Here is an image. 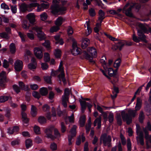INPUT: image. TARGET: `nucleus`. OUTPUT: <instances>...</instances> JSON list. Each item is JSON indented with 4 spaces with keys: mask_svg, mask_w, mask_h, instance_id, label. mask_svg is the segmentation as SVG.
Masks as SVG:
<instances>
[{
    "mask_svg": "<svg viewBox=\"0 0 151 151\" xmlns=\"http://www.w3.org/2000/svg\"><path fill=\"white\" fill-rule=\"evenodd\" d=\"M141 7L140 4L137 3L130 2L127 3L124 6L123 10L127 16L132 17V9H134L135 10L138 12Z\"/></svg>",
    "mask_w": 151,
    "mask_h": 151,
    "instance_id": "1",
    "label": "nucleus"
},
{
    "mask_svg": "<svg viewBox=\"0 0 151 151\" xmlns=\"http://www.w3.org/2000/svg\"><path fill=\"white\" fill-rule=\"evenodd\" d=\"M129 114L125 113L124 111L121 112V115L123 120L126 121L127 124L129 125L132 122V118H134L136 115L137 111L134 110H130L128 111Z\"/></svg>",
    "mask_w": 151,
    "mask_h": 151,
    "instance_id": "2",
    "label": "nucleus"
},
{
    "mask_svg": "<svg viewBox=\"0 0 151 151\" xmlns=\"http://www.w3.org/2000/svg\"><path fill=\"white\" fill-rule=\"evenodd\" d=\"M60 0H53V4L51 7L52 12L55 15L62 14L66 10V8L63 6H60L58 4Z\"/></svg>",
    "mask_w": 151,
    "mask_h": 151,
    "instance_id": "3",
    "label": "nucleus"
},
{
    "mask_svg": "<svg viewBox=\"0 0 151 151\" xmlns=\"http://www.w3.org/2000/svg\"><path fill=\"white\" fill-rule=\"evenodd\" d=\"M54 132L55 136L52 134L53 129L52 128H50L46 129L45 132L47 135V138L54 140L57 137H60V134L57 129H55Z\"/></svg>",
    "mask_w": 151,
    "mask_h": 151,
    "instance_id": "4",
    "label": "nucleus"
},
{
    "mask_svg": "<svg viewBox=\"0 0 151 151\" xmlns=\"http://www.w3.org/2000/svg\"><path fill=\"white\" fill-rule=\"evenodd\" d=\"M100 138L102 140L104 146H107L108 147H110L111 146L112 139L110 135L107 136V134L104 133L101 135Z\"/></svg>",
    "mask_w": 151,
    "mask_h": 151,
    "instance_id": "5",
    "label": "nucleus"
},
{
    "mask_svg": "<svg viewBox=\"0 0 151 151\" xmlns=\"http://www.w3.org/2000/svg\"><path fill=\"white\" fill-rule=\"evenodd\" d=\"M87 51H84L82 52L83 54L86 57H93L97 55V52L96 49L93 47H88Z\"/></svg>",
    "mask_w": 151,
    "mask_h": 151,
    "instance_id": "6",
    "label": "nucleus"
},
{
    "mask_svg": "<svg viewBox=\"0 0 151 151\" xmlns=\"http://www.w3.org/2000/svg\"><path fill=\"white\" fill-rule=\"evenodd\" d=\"M73 49L71 53L73 55L75 56L81 54V49L77 47V42L74 39H73Z\"/></svg>",
    "mask_w": 151,
    "mask_h": 151,
    "instance_id": "7",
    "label": "nucleus"
},
{
    "mask_svg": "<svg viewBox=\"0 0 151 151\" xmlns=\"http://www.w3.org/2000/svg\"><path fill=\"white\" fill-rule=\"evenodd\" d=\"M63 61H61L58 67V69L56 70H54L53 69H52L51 75L52 76H56L59 73V72L62 73L64 72L63 67Z\"/></svg>",
    "mask_w": 151,
    "mask_h": 151,
    "instance_id": "8",
    "label": "nucleus"
},
{
    "mask_svg": "<svg viewBox=\"0 0 151 151\" xmlns=\"http://www.w3.org/2000/svg\"><path fill=\"white\" fill-rule=\"evenodd\" d=\"M38 4L36 3H32L29 5H27L25 3L22 4L20 6L19 8L20 10L23 12H24L27 10V8L29 7H32L37 6Z\"/></svg>",
    "mask_w": 151,
    "mask_h": 151,
    "instance_id": "9",
    "label": "nucleus"
},
{
    "mask_svg": "<svg viewBox=\"0 0 151 151\" xmlns=\"http://www.w3.org/2000/svg\"><path fill=\"white\" fill-rule=\"evenodd\" d=\"M14 69L17 71H20L23 68L22 62L19 60H17L14 63Z\"/></svg>",
    "mask_w": 151,
    "mask_h": 151,
    "instance_id": "10",
    "label": "nucleus"
},
{
    "mask_svg": "<svg viewBox=\"0 0 151 151\" xmlns=\"http://www.w3.org/2000/svg\"><path fill=\"white\" fill-rule=\"evenodd\" d=\"M19 130V127L17 126H14L13 128L9 127L7 129V133L10 134H12L14 133L17 134Z\"/></svg>",
    "mask_w": 151,
    "mask_h": 151,
    "instance_id": "11",
    "label": "nucleus"
},
{
    "mask_svg": "<svg viewBox=\"0 0 151 151\" xmlns=\"http://www.w3.org/2000/svg\"><path fill=\"white\" fill-rule=\"evenodd\" d=\"M26 17L31 24L34 25L35 24L36 20L35 16L34 14L29 13L27 15Z\"/></svg>",
    "mask_w": 151,
    "mask_h": 151,
    "instance_id": "12",
    "label": "nucleus"
},
{
    "mask_svg": "<svg viewBox=\"0 0 151 151\" xmlns=\"http://www.w3.org/2000/svg\"><path fill=\"white\" fill-rule=\"evenodd\" d=\"M124 44L125 43L124 41H120L117 43L115 45L113 46L112 48L113 50H115L118 49L121 50Z\"/></svg>",
    "mask_w": 151,
    "mask_h": 151,
    "instance_id": "13",
    "label": "nucleus"
},
{
    "mask_svg": "<svg viewBox=\"0 0 151 151\" xmlns=\"http://www.w3.org/2000/svg\"><path fill=\"white\" fill-rule=\"evenodd\" d=\"M35 57H32L31 63L28 65V68L31 70L35 69L36 68L35 65H37V62Z\"/></svg>",
    "mask_w": 151,
    "mask_h": 151,
    "instance_id": "14",
    "label": "nucleus"
},
{
    "mask_svg": "<svg viewBox=\"0 0 151 151\" xmlns=\"http://www.w3.org/2000/svg\"><path fill=\"white\" fill-rule=\"evenodd\" d=\"M104 68L106 72H108V74L110 76H113L116 75V72L112 68H108L107 66L106 67L104 66Z\"/></svg>",
    "mask_w": 151,
    "mask_h": 151,
    "instance_id": "15",
    "label": "nucleus"
},
{
    "mask_svg": "<svg viewBox=\"0 0 151 151\" xmlns=\"http://www.w3.org/2000/svg\"><path fill=\"white\" fill-rule=\"evenodd\" d=\"M90 43L89 39L86 38H83L82 39V42L81 45V47L83 49H85L88 46Z\"/></svg>",
    "mask_w": 151,
    "mask_h": 151,
    "instance_id": "16",
    "label": "nucleus"
},
{
    "mask_svg": "<svg viewBox=\"0 0 151 151\" xmlns=\"http://www.w3.org/2000/svg\"><path fill=\"white\" fill-rule=\"evenodd\" d=\"M98 15V21L101 23L103 20L105 18V13L101 9L99 10Z\"/></svg>",
    "mask_w": 151,
    "mask_h": 151,
    "instance_id": "17",
    "label": "nucleus"
},
{
    "mask_svg": "<svg viewBox=\"0 0 151 151\" xmlns=\"http://www.w3.org/2000/svg\"><path fill=\"white\" fill-rule=\"evenodd\" d=\"M137 141H139L140 144L143 145L144 144V137L142 133V132H140L139 135V136H137L136 137Z\"/></svg>",
    "mask_w": 151,
    "mask_h": 151,
    "instance_id": "18",
    "label": "nucleus"
},
{
    "mask_svg": "<svg viewBox=\"0 0 151 151\" xmlns=\"http://www.w3.org/2000/svg\"><path fill=\"white\" fill-rule=\"evenodd\" d=\"M38 39L40 40H45L46 38L44 33L41 31V29L38 28Z\"/></svg>",
    "mask_w": 151,
    "mask_h": 151,
    "instance_id": "19",
    "label": "nucleus"
},
{
    "mask_svg": "<svg viewBox=\"0 0 151 151\" xmlns=\"http://www.w3.org/2000/svg\"><path fill=\"white\" fill-rule=\"evenodd\" d=\"M65 21V19L62 17H59L55 21V23L56 26L59 27Z\"/></svg>",
    "mask_w": 151,
    "mask_h": 151,
    "instance_id": "20",
    "label": "nucleus"
},
{
    "mask_svg": "<svg viewBox=\"0 0 151 151\" xmlns=\"http://www.w3.org/2000/svg\"><path fill=\"white\" fill-rule=\"evenodd\" d=\"M142 30H137V34L139 36V38L140 39L144 41L145 42H146V40L145 39V36L144 33L142 32Z\"/></svg>",
    "mask_w": 151,
    "mask_h": 151,
    "instance_id": "21",
    "label": "nucleus"
},
{
    "mask_svg": "<svg viewBox=\"0 0 151 151\" xmlns=\"http://www.w3.org/2000/svg\"><path fill=\"white\" fill-rule=\"evenodd\" d=\"M49 5L47 3H42L41 4V7L38 5V11H42L44 10V9H47L49 7Z\"/></svg>",
    "mask_w": 151,
    "mask_h": 151,
    "instance_id": "22",
    "label": "nucleus"
},
{
    "mask_svg": "<svg viewBox=\"0 0 151 151\" xmlns=\"http://www.w3.org/2000/svg\"><path fill=\"white\" fill-rule=\"evenodd\" d=\"M86 117L85 115L82 116L80 117L79 121L81 127H83L85 125V124Z\"/></svg>",
    "mask_w": 151,
    "mask_h": 151,
    "instance_id": "23",
    "label": "nucleus"
},
{
    "mask_svg": "<svg viewBox=\"0 0 151 151\" xmlns=\"http://www.w3.org/2000/svg\"><path fill=\"white\" fill-rule=\"evenodd\" d=\"M80 103L81 106V110L82 113H83L86 109V103L85 101H82L80 100Z\"/></svg>",
    "mask_w": 151,
    "mask_h": 151,
    "instance_id": "24",
    "label": "nucleus"
},
{
    "mask_svg": "<svg viewBox=\"0 0 151 151\" xmlns=\"http://www.w3.org/2000/svg\"><path fill=\"white\" fill-rule=\"evenodd\" d=\"M85 26V27L87 26V31H86V36H88L91 32V29L90 27L89 22H86Z\"/></svg>",
    "mask_w": 151,
    "mask_h": 151,
    "instance_id": "25",
    "label": "nucleus"
},
{
    "mask_svg": "<svg viewBox=\"0 0 151 151\" xmlns=\"http://www.w3.org/2000/svg\"><path fill=\"white\" fill-rule=\"evenodd\" d=\"M40 92L41 94L43 96H46L48 93L47 89L45 87H42L40 88Z\"/></svg>",
    "mask_w": 151,
    "mask_h": 151,
    "instance_id": "26",
    "label": "nucleus"
},
{
    "mask_svg": "<svg viewBox=\"0 0 151 151\" xmlns=\"http://www.w3.org/2000/svg\"><path fill=\"white\" fill-rule=\"evenodd\" d=\"M30 26V24H28V22L27 21V20L24 21L22 24V28L26 30L29 29Z\"/></svg>",
    "mask_w": 151,
    "mask_h": 151,
    "instance_id": "27",
    "label": "nucleus"
},
{
    "mask_svg": "<svg viewBox=\"0 0 151 151\" xmlns=\"http://www.w3.org/2000/svg\"><path fill=\"white\" fill-rule=\"evenodd\" d=\"M145 118V116L143 111H141L139 115V121L141 123H143L144 120Z\"/></svg>",
    "mask_w": 151,
    "mask_h": 151,
    "instance_id": "28",
    "label": "nucleus"
},
{
    "mask_svg": "<svg viewBox=\"0 0 151 151\" xmlns=\"http://www.w3.org/2000/svg\"><path fill=\"white\" fill-rule=\"evenodd\" d=\"M60 78L61 79L62 81L63 85L64 86H65V85L67 84V82L66 80L65 77V74L64 72H63L62 73H60Z\"/></svg>",
    "mask_w": 151,
    "mask_h": 151,
    "instance_id": "29",
    "label": "nucleus"
},
{
    "mask_svg": "<svg viewBox=\"0 0 151 151\" xmlns=\"http://www.w3.org/2000/svg\"><path fill=\"white\" fill-rule=\"evenodd\" d=\"M31 114L33 117H35L37 114L36 108L33 105L31 106Z\"/></svg>",
    "mask_w": 151,
    "mask_h": 151,
    "instance_id": "30",
    "label": "nucleus"
},
{
    "mask_svg": "<svg viewBox=\"0 0 151 151\" xmlns=\"http://www.w3.org/2000/svg\"><path fill=\"white\" fill-rule=\"evenodd\" d=\"M116 60L114 64V66L115 68L118 69L119 67L120 66V63H121V60L120 58V57H119Z\"/></svg>",
    "mask_w": 151,
    "mask_h": 151,
    "instance_id": "31",
    "label": "nucleus"
},
{
    "mask_svg": "<svg viewBox=\"0 0 151 151\" xmlns=\"http://www.w3.org/2000/svg\"><path fill=\"white\" fill-rule=\"evenodd\" d=\"M32 145V140L29 139H27L25 141V146L27 149L31 147Z\"/></svg>",
    "mask_w": 151,
    "mask_h": 151,
    "instance_id": "32",
    "label": "nucleus"
},
{
    "mask_svg": "<svg viewBox=\"0 0 151 151\" xmlns=\"http://www.w3.org/2000/svg\"><path fill=\"white\" fill-rule=\"evenodd\" d=\"M145 138L147 140L146 142V145L147 147L148 148H151V145H149L148 144L149 142L150 143H151V136L149 135L147 136V137H145Z\"/></svg>",
    "mask_w": 151,
    "mask_h": 151,
    "instance_id": "33",
    "label": "nucleus"
},
{
    "mask_svg": "<svg viewBox=\"0 0 151 151\" xmlns=\"http://www.w3.org/2000/svg\"><path fill=\"white\" fill-rule=\"evenodd\" d=\"M46 119L43 116H40L38 117V122L41 124H43L46 122Z\"/></svg>",
    "mask_w": 151,
    "mask_h": 151,
    "instance_id": "34",
    "label": "nucleus"
},
{
    "mask_svg": "<svg viewBox=\"0 0 151 151\" xmlns=\"http://www.w3.org/2000/svg\"><path fill=\"white\" fill-rule=\"evenodd\" d=\"M9 48L10 51L12 53H15L16 51V47L14 43H12L10 45Z\"/></svg>",
    "mask_w": 151,
    "mask_h": 151,
    "instance_id": "35",
    "label": "nucleus"
},
{
    "mask_svg": "<svg viewBox=\"0 0 151 151\" xmlns=\"http://www.w3.org/2000/svg\"><path fill=\"white\" fill-rule=\"evenodd\" d=\"M76 125H74L70 130V132L71 135L73 136H75L76 134Z\"/></svg>",
    "mask_w": 151,
    "mask_h": 151,
    "instance_id": "36",
    "label": "nucleus"
},
{
    "mask_svg": "<svg viewBox=\"0 0 151 151\" xmlns=\"http://www.w3.org/2000/svg\"><path fill=\"white\" fill-rule=\"evenodd\" d=\"M4 110L6 113L5 115V116L7 118H9L11 116V109L8 107H6L4 109Z\"/></svg>",
    "mask_w": 151,
    "mask_h": 151,
    "instance_id": "37",
    "label": "nucleus"
},
{
    "mask_svg": "<svg viewBox=\"0 0 151 151\" xmlns=\"http://www.w3.org/2000/svg\"><path fill=\"white\" fill-rule=\"evenodd\" d=\"M54 53L55 57H60L61 55V51L60 49H55L54 51Z\"/></svg>",
    "mask_w": 151,
    "mask_h": 151,
    "instance_id": "38",
    "label": "nucleus"
},
{
    "mask_svg": "<svg viewBox=\"0 0 151 151\" xmlns=\"http://www.w3.org/2000/svg\"><path fill=\"white\" fill-rule=\"evenodd\" d=\"M9 96H0V102L4 103L8 100Z\"/></svg>",
    "mask_w": 151,
    "mask_h": 151,
    "instance_id": "39",
    "label": "nucleus"
},
{
    "mask_svg": "<svg viewBox=\"0 0 151 151\" xmlns=\"http://www.w3.org/2000/svg\"><path fill=\"white\" fill-rule=\"evenodd\" d=\"M137 25L141 29V30L145 32L146 29L145 26L144 24L140 23H138Z\"/></svg>",
    "mask_w": 151,
    "mask_h": 151,
    "instance_id": "40",
    "label": "nucleus"
},
{
    "mask_svg": "<svg viewBox=\"0 0 151 151\" xmlns=\"http://www.w3.org/2000/svg\"><path fill=\"white\" fill-rule=\"evenodd\" d=\"M108 119H109V121L110 123H111L113 122L114 119V116L113 113H110L109 114Z\"/></svg>",
    "mask_w": 151,
    "mask_h": 151,
    "instance_id": "41",
    "label": "nucleus"
},
{
    "mask_svg": "<svg viewBox=\"0 0 151 151\" xmlns=\"http://www.w3.org/2000/svg\"><path fill=\"white\" fill-rule=\"evenodd\" d=\"M12 87L13 90L17 93H18L20 92V88L17 85L14 84L13 85Z\"/></svg>",
    "mask_w": 151,
    "mask_h": 151,
    "instance_id": "42",
    "label": "nucleus"
},
{
    "mask_svg": "<svg viewBox=\"0 0 151 151\" xmlns=\"http://www.w3.org/2000/svg\"><path fill=\"white\" fill-rule=\"evenodd\" d=\"M44 78L45 81L46 83L49 84L51 83V76H45Z\"/></svg>",
    "mask_w": 151,
    "mask_h": 151,
    "instance_id": "43",
    "label": "nucleus"
},
{
    "mask_svg": "<svg viewBox=\"0 0 151 151\" xmlns=\"http://www.w3.org/2000/svg\"><path fill=\"white\" fill-rule=\"evenodd\" d=\"M59 29V28L57 26H54L52 27L50 29V32L53 33L54 32H56Z\"/></svg>",
    "mask_w": 151,
    "mask_h": 151,
    "instance_id": "44",
    "label": "nucleus"
},
{
    "mask_svg": "<svg viewBox=\"0 0 151 151\" xmlns=\"http://www.w3.org/2000/svg\"><path fill=\"white\" fill-rule=\"evenodd\" d=\"M120 137L122 145H125L126 143V140L124 136L122 134H120Z\"/></svg>",
    "mask_w": 151,
    "mask_h": 151,
    "instance_id": "45",
    "label": "nucleus"
},
{
    "mask_svg": "<svg viewBox=\"0 0 151 151\" xmlns=\"http://www.w3.org/2000/svg\"><path fill=\"white\" fill-rule=\"evenodd\" d=\"M40 18L42 21H45L47 18V14L45 12H43L40 15Z\"/></svg>",
    "mask_w": 151,
    "mask_h": 151,
    "instance_id": "46",
    "label": "nucleus"
},
{
    "mask_svg": "<svg viewBox=\"0 0 151 151\" xmlns=\"http://www.w3.org/2000/svg\"><path fill=\"white\" fill-rule=\"evenodd\" d=\"M127 150L128 151H131V150L132 144L129 139H128L127 140Z\"/></svg>",
    "mask_w": 151,
    "mask_h": 151,
    "instance_id": "47",
    "label": "nucleus"
},
{
    "mask_svg": "<svg viewBox=\"0 0 151 151\" xmlns=\"http://www.w3.org/2000/svg\"><path fill=\"white\" fill-rule=\"evenodd\" d=\"M50 148L53 151L57 149V145L55 142L51 143L50 145Z\"/></svg>",
    "mask_w": 151,
    "mask_h": 151,
    "instance_id": "48",
    "label": "nucleus"
},
{
    "mask_svg": "<svg viewBox=\"0 0 151 151\" xmlns=\"http://www.w3.org/2000/svg\"><path fill=\"white\" fill-rule=\"evenodd\" d=\"M57 111L58 115L59 117L63 115V112L60 110V106H58V107L57 108Z\"/></svg>",
    "mask_w": 151,
    "mask_h": 151,
    "instance_id": "49",
    "label": "nucleus"
},
{
    "mask_svg": "<svg viewBox=\"0 0 151 151\" xmlns=\"http://www.w3.org/2000/svg\"><path fill=\"white\" fill-rule=\"evenodd\" d=\"M42 45L46 48H49L50 47V43L48 40L45 41V42L42 44Z\"/></svg>",
    "mask_w": 151,
    "mask_h": 151,
    "instance_id": "50",
    "label": "nucleus"
},
{
    "mask_svg": "<svg viewBox=\"0 0 151 151\" xmlns=\"http://www.w3.org/2000/svg\"><path fill=\"white\" fill-rule=\"evenodd\" d=\"M82 59H83V58H84L85 57H81ZM86 59L88 60L91 63L94 65L95 63V61L93 60V58L94 57H85Z\"/></svg>",
    "mask_w": 151,
    "mask_h": 151,
    "instance_id": "51",
    "label": "nucleus"
},
{
    "mask_svg": "<svg viewBox=\"0 0 151 151\" xmlns=\"http://www.w3.org/2000/svg\"><path fill=\"white\" fill-rule=\"evenodd\" d=\"M68 34L69 35H72L73 32V29L71 27L69 26L67 29Z\"/></svg>",
    "mask_w": 151,
    "mask_h": 151,
    "instance_id": "52",
    "label": "nucleus"
},
{
    "mask_svg": "<svg viewBox=\"0 0 151 151\" xmlns=\"http://www.w3.org/2000/svg\"><path fill=\"white\" fill-rule=\"evenodd\" d=\"M101 23L99 22L96 24V27L94 28V31L96 33H97L99 31Z\"/></svg>",
    "mask_w": 151,
    "mask_h": 151,
    "instance_id": "53",
    "label": "nucleus"
},
{
    "mask_svg": "<svg viewBox=\"0 0 151 151\" xmlns=\"http://www.w3.org/2000/svg\"><path fill=\"white\" fill-rule=\"evenodd\" d=\"M0 36L2 38L8 39L9 38L8 33L4 32L0 33Z\"/></svg>",
    "mask_w": 151,
    "mask_h": 151,
    "instance_id": "54",
    "label": "nucleus"
},
{
    "mask_svg": "<svg viewBox=\"0 0 151 151\" xmlns=\"http://www.w3.org/2000/svg\"><path fill=\"white\" fill-rule=\"evenodd\" d=\"M50 107L49 105L47 104L44 105L42 107L43 110L44 111L48 112L49 111Z\"/></svg>",
    "mask_w": 151,
    "mask_h": 151,
    "instance_id": "55",
    "label": "nucleus"
},
{
    "mask_svg": "<svg viewBox=\"0 0 151 151\" xmlns=\"http://www.w3.org/2000/svg\"><path fill=\"white\" fill-rule=\"evenodd\" d=\"M61 130L62 133H64L66 131V127L65 126V123L63 122H62L61 123Z\"/></svg>",
    "mask_w": 151,
    "mask_h": 151,
    "instance_id": "56",
    "label": "nucleus"
},
{
    "mask_svg": "<svg viewBox=\"0 0 151 151\" xmlns=\"http://www.w3.org/2000/svg\"><path fill=\"white\" fill-rule=\"evenodd\" d=\"M41 65V68L43 70H45L48 68V65L46 63H42Z\"/></svg>",
    "mask_w": 151,
    "mask_h": 151,
    "instance_id": "57",
    "label": "nucleus"
},
{
    "mask_svg": "<svg viewBox=\"0 0 151 151\" xmlns=\"http://www.w3.org/2000/svg\"><path fill=\"white\" fill-rule=\"evenodd\" d=\"M132 39L133 40L136 42H140V39L139 37L137 38L135 34H133L132 36Z\"/></svg>",
    "mask_w": 151,
    "mask_h": 151,
    "instance_id": "58",
    "label": "nucleus"
},
{
    "mask_svg": "<svg viewBox=\"0 0 151 151\" xmlns=\"http://www.w3.org/2000/svg\"><path fill=\"white\" fill-rule=\"evenodd\" d=\"M19 87H20L21 89L24 90L25 89V85L22 81H19Z\"/></svg>",
    "mask_w": 151,
    "mask_h": 151,
    "instance_id": "59",
    "label": "nucleus"
},
{
    "mask_svg": "<svg viewBox=\"0 0 151 151\" xmlns=\"http://www.w3.org/2000/svg\"><path fill=\"white\" fill-rule=\"evenodd\" d=\"M1 7L2 9H9V8L8 5L6 4L5 3H3L1 4Z\"/></svg>",
    "mask_w": 151,
    "mask_h": 151,
    "instance_id": "60",
    "label": "nucleus"
},
{
    "mask_svg": "<svg viewBox=\"0 0 151 151\" xmlns=\"http://www.w3.org/2000/svg\"><path fill=\"white\" fill-rule=\"evenodd\" d=\"M3 66L5 68H7L9 66V64L8 61L6 60H4L3 63Z\"/></svg>",
    "mask_w": 151,
    "mask_h": 151,
    "instance_id": "61",
    "label": "nucleus"
},
{
    "mask_svg": "<svg viewBox=\"0 0 151 151\" xmlns=\"http://www.w3.org/2000/svg\"><path fill=\"white\" fill-rule=\"evenodd\" d=\"M88 142H86L84 146V151H88Z\"/></svg>",
    "mask_w": 151,
    "mask_h": 151,
    "instance_id": "62",
    "label": "nucleus"
},
{
    "mask_svg": "<svg viewBox=\"0 0 151 151\" xmlns=\"http://www.w3.org/2000/svg\"><path fill=\"white\" fill-rule=\"evenodd\" d=\"M18 34L21 39V40L22 42H25V40L24 37V34L22 33L21 32H18Z\"/></svg>",
    "mask_w": 151,
    "mask_h": 151,
    "instance_id": "63",
    "label": "nucleus"
},
{
    "mask_svg": "<svg viewBox=\"0 0 151 151\" xmlns=\"http://www.w3.org/2000/svg\"><path fill=\"white\" fill-rule=\"evenodd\" d=\"M30 87L32 90H35L38 88V85L36 84H31Z\"/></svg>",
    "mask_w": 151,
    "mask_h": 151,
    "instance_id": "64",
    "label": "nucleus"
}]
</instances>
